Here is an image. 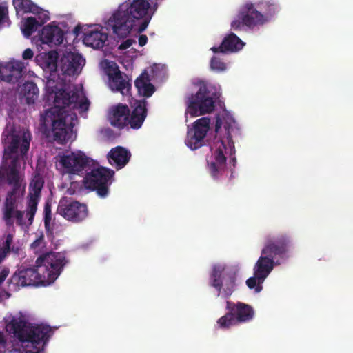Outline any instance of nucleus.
<instances>
[{
    "mask_svg": "<svg viewBox=\"0 0 353 353\" xmlns=\"http://www.w3.org/2000/svg\"><path fill=\"white\" fill-rule=\"evenodd\" d=\"M108 40V34L98 30H90L84 33L83 41L85 45L93 48L100 49Z\"/></svg>",
    "mask_w": 353,
    "mask_h": 353,
    "instance_id": "26",
    "label": "nucleus"
},
{
    "mask_svg": "<svg viewBox=\"0 0 353 353\" xmlns=\"http://www.w3.org/2000/svg\"><path fill=\"white\" fill-rule=\"evenodd\" d=\"M108 76L109 86L112 90L119 92L123 95L130 94L131 84L128 77L123 75L115 63L108 67Z\"/></svg>",
    "mask_w": 353,
    "mask_h": 353,
    "instance_id": "17",
    "label": "nucleus"
},
{
    "mask_svg": "<svg viewBox=\"0 0 353 353\" xmlns=\"http://www.w3.org/2000/svg\"><path fill=\"white\" fill-rule=\"evenodd\" d=\"M233 177H234V171H233V170H232L230 176V180H231L232 178H233Z\"/></svg>",
    "mask_w": 353,
    "mask_h": 353,
    "instance_id": "50",
    "label": "nucleus"
},
{
    "mask_svg": "<svg viewBox=\"0 0 353 353\" xmlns=\"http://www.w3.org/2000/svg\"><path fill=\"white\" fill-rule=\"evenodd\" d=\"M81 31V27L80 26H77L75 28H74V32L77 34H79V32Z\"/></svg>",
    "mask_w": 353,
    "mask_h": 353,
    "instance_id": "49",
    "label": "nucleus"
},
{
    "mask_svg": "<svg viewBox=\"0 0 353 353\" xmlns=\"http://www.w3.org/2000/svg\"><path fill=\"white\" fill-rule=\"evenodd\" d=\"M6 181L12 188H26V184H23L20 180L19 170H6Z\"/></svg>",
    "mask_w": 353,
    "mask_h": 353,
    "instance_id": "30",
    "label": "nucleus"
},
{
    "mask_svg": "<svg viewBox=\"0 0 353 353\" xmlns=\"http://www.w3.org/2000/svg\"><path fill=\"white\" fill-rule=\"evenodd\" d=\"M21 139L19 136H13L12 141L8 148L5 150V152L10 154H15L18 152L20 145Z\"/></svg>",
    "mask_w": 353,
    "mask_h": 353,
    "instance_id": "32",
    "label": "nucleus"
},
{
    "mask_svg": "<svg viewBox=\"0 0 353 353\" xmlns=\"http://www.w3.org/2000/svg\"><path fill=\"white\" fill-rule=\"evenodd\" d=\"M222 125L221 119L219 117L216 118L215 132H218Z\"/></svg>",
    "mask_w": 353,
    "mask_h": 353,
    "instance_id": "46",
    "label": "nucleus"
},
{
    "mask_svg": "<svg viewBox=\"0 0 353 353\" xmlns=\"http://www.w3.org/2000/svg\"><path fill=\"white\" fill-rule=\"evenodd\" d=\"M13 3L16 9H20L24 12H38L39 7L30 0H13Z\"/></svg>",
    "mask_w": 353,
    "mask_h": 353,
    "instance_id": "31",
    "label": "nucleus"
},
{
    "mask_svg": "<svg viewBox=\"0 0 353 353\" xmlns=\"http://www.w3.org/2000/svg\"><path fill=\"white\" fill-rule=\"evenodd\" d=\"M20 167L19 159L17 156L12 158L10 164L8 165L7 170L14 169V170H19Z\"/></svg>",
    "mask_w": 353,
    "mask_h": 353,
    "instance_id": "41",
    "label": "nucleus"
},
{
    "mask_svg": "<svg viewBox=\"0 0 353 353\" xmlns=\"http://www.w3.org/2000/svg\"><path fill=\"white\" fill-rule=\"evenodd\" d=\"M84 63L85 59L81 54L69 52L61 59L60 67L63 74L73 76L79 72Z\"/></svg>",
    "mask_w": 353,
    "mask_h": 353,
    "instance_id": "18",
    "label": "nucleus"
},
{
    "mask_svg": "<svg viewBox=\"0 0 353 353\" xmlns=\"http://www.w3.org/2000/svg\"><path fill=\"white\" fill-rule=\"evenodd\" d=\"M114 174L112 170L103 167L94 169L86 174L84 179L85 185L88 189L96 190L100 197L104 198L108 194V186Z\"/></svg>",
    "mask_w": 353,
    "mask_h": 353,
    "instance_id": "11",
    "label": "nucleus"
},
{
    "mask_svg": "<svg viewBox=\"0 0 353 353\" xmlns=\"http://www.w3.org/2000/svg\"><path fill=\"white\" fill-rule=\"evenodd\" d=\"M213 88L204 83L199 85V88L195 95L192 94L187 101L186 113L192 117L210 113L214 108L215 100L219 98Z\"/></svg>",
    "mask_w": 353,
    "mask_h": 353,
    "instance_id": "6",
    "label": "nucleus"
},
{
    "mask_svg": "<svg viewBox=\"0 0 353 353\" xmlns=\"http://www.w3.org/2000/svg\"><path fill=\"white\" fill-rule=\"evenodd\" d=\"M8 8L4 6H0V23H2L3 19L7 17Z\"/></svg>",
    "mask_w": 353,
    "mask_h": 353,
    "instance_id": "44",
    "label": "nucleus"
},
{
    "mask_svg": "<svg viewBox=\"0 0 353 353\" xmlns=\"http://www.w3.org/2000/svg\"><path fill=\"white\" fill-rule=\"evenodd\" d=\"M157 8H158L157 2L152 3V5L150 4V12L154 14L155 12V11L157 10Z\"/></svg>",
    "mask_w": 353,
    "mask_h": 353,
    "instance_id": "48",
    "label": "nucleus"
},
{
    "mask_svg": "<svg viewBox=\"0 0 353 353\" xmlns=\"http://www.w3.org/2000/svg\"><path fill=\"white\" fill-rule=\"evenodd\" d=\"M9 253L8 251L4 250L0 248V263L4 260L7 254Z\"/></svg>",
    "mask_w": 353,
    "mask_h": 353,
    "instance_id": "47",
    "label": "nucleus"
},
{
    "mask_svg": "<svg viewBox=\"0 0 353 353\" xmlns=\"http://www.w3.org/2000/svg\"><path fill=\"white\" fill-rule=\"evenodd\" d=\"M23 216L24 212L14 210L13 217H15L16 222L18 225L22 226L25 224L23 221Z\"/></svg>",
    "mask_w": 353,
    "mask_h": 353,
    "instance_id": "39",
    "label": "nucleus"
},
{
    "mask_svg": "<svg viewBox=\"0 0 353 353\" xmlns=\"http://www.w3.org/2000/svg\"><path fill=\"white\" fill-rule=\"evenodd\" d=\"M1 337V334L0 333V338Z\"/></svg>",
    "mask_w": 353,
    "mask_h": 353,
    "instance_id": "53",
    "label": "nucleus"
},
{
    "mask_svg": "<svg viewBox=\"0 0 353 353\" xmlns=\"http://www.w3.org/2000/svg\"><path fill=\"white\" fill-rule=\"evenodd\" d=\"M210 119L208 117H202L197 119L191 128L188 127L186 145L191 150H196L205 143V138L210 130Z\"/></svg>",
    "mask_w": 353,
    "mask_h": 353,
    "instance_id": "13",
    "label": "nucleus"
},
{
    "mask_svg": "<svg viewBox=\"0 0 353 353\" xmlns=\"http://www.w3.org/2000/svg\"><path fill=\"white\" fill-rule=\"evenodd\" d=\"M14 334L21 343H30L34 347L40 344H46L50 337L51 328L48 325H30L25 321H13Z\"/></svg>",
    "mask_w": 353,
    "mask_h": 353,
    "instance_id": "7",
    "label": "nucleus"
},
{
    "mask_svg": "<svg viewBox=\"0 0 353 353\" xmlns=\"http://www.w3.org/2000/svg\"><path fill=\"white\" fill-rule=\"evenodd\" d=\"M39 93V88L34 82L27 81L23 85L21 94L27 104H34L35 101L38 99Z\"/></svg>",
    "mask_w": 353,
    "mask_h": 353,
    "instance_id": "27",
    "label": "nucleus"
},
{
    "mask_svg": "<svg viewBox=\"0 0 353 353\" xmlns=\"http://www.w3.org/2000/svg\"><path fill=\"white\" fill-rule=\"evenodd\" d=\"M150 81V75L145 70L134 81V85L140 96L148 98L155 92L156 88Z\"/></svg>",
    "mask_w": 353,
    "mask_h": 353,
    "instance_id": "25",
    "label": "nucleus"
},
{
    "mask_svg": "<svg viewBox=\"0 0 353 353\" xmlns=\"http://www.w3.org/2000/svg\"><path fill=\"white\" fill-rule=\"evenodd\" d=\"M148 42V37L145 34H141L139 37V45L140 46H145Z\"/></svg>",
    "mask_w": 353,
    "mask_h": 353,
    "instance_id": "45",
    "label": "nucleus"
},
{
    "mask_svg": "<svg viewBox=\"0 0 353 353\" xmlns=\"http://www.w3.org/2000/svg\"><path fill=\"white\" fill-rule=\"evenodd\" d=\"M291 244V238L286 234H279L276 237L267 236L261 255L254 267V276L246 281L249 289H254L256 293L263 290L264 281L275 265L279 263L278 261H275L276 257L283 258Z\"/></svg>",
    "mask_w": 353,
    "mask_h": 353,
    "instance_id": "3",
    "label": "nucleus"
},
{
    "mask_svg": "<svg viewBox=\"0 0 353 353\" xmlns=\"http://www.w3.org/2000/svg\"><path fill=\"white\" fill-rule=\"evenodd\" d=\"M31 136L29 132L24 133L21 142L20 141V152L21 155H25L29 150Z\"/></svg>",
    "mask_w": 353,
    "mask_h": 353,
    "instance_id": "34",
    "label": "nucleus"
},
{
    "mask_svg": "<svg viewBox=\"0 0 353 353\" xmlns=\"http://www.w3.org/2000/svg\"><path fill=\"white\" fill-rule=\"evenodd\" d=\"M226 310L228 312L217 320V325L221 329H229L231 326L249 322L254 316L253 307L242 302L227 301Z\"/></svg>",
    "mask_w": 353,
    "mask_h": 353,
    "instance_id": "8",
    "label": "nucleus"
},
{
    "mask_svg": "<svg viewBox=\"0 0 353 353\" xmlns=\"http://www.w3.org/2000/svg\"><path fill=\"white\" fill-rule=\"evenodd\" d=\"M245 46V43L234 33H230L223 39L221 45L218 47H212L211 50L216 53H234L241 50Z\"/></svg>",
    "mask_w": 353,
    "mask_h": 353,
    "instance_id": "19",
    "label": "nucleus"
},
{
    "mask_svg": "<svg viewBox=\"0 0 353 353\" xmlns=\"http://www.w3.org/2000/svg\"><path fill=\"white\" fill-rule=\"evenodd\" d=\"M59 162L66 173L79 174L89 165L90 161L85 154L79 152L61 156Z\"/></svg>",
    "mask_w": 353,
    "mask_h": 353,
    "instance_id": "14",
    "label": "nucleus"
},
{
    "mask_svg": "<svg viewBox=\"0 0 353 353\" xmlns=\"http://www.w3.org/2000/svg\"><path fill=\"white\" fill-rule=\"evenodd\" d=\"M39 36L42 43L58 46L63 41L64 32L58 26L48 25L42 28Z\"/></svg>",
    "mask_w": 353,
    "mask_h": 353,
    "instance_id": "23",
    "label": "nucleus"
},
{
    "mask_svg": "<svg viewBox=\"0 0 353 353\" xmlns=\"http://www.w3.org/2000/svg\"><path fill=\"white\" fill-rule=\"evenodd\" d=\"M257 7L261 10L263 11L267 19V17H272L279 11V6L273 0L263 1L257 4Z\"/></svg>",
    "mask_w": 353,
    "mask_h": 353,
    "instance_id": "28",
    "label": "nucleus"
},
{
    "mask_svg": "<svg viewBox=\"0 0 353 353\" xmlns=\"http://www.w3.org/2000/svg\"><path fill=\"white\" fill-rule=\"evenodd\" d=\"M136 43V40L134 39H128L123 41L118 47L120 50H124L130 48L133 43Z\"/></svg>",
    "mask_w": 353,
    "mask_h": 353,
    "instance_id": "40",
    "label": "nucleus"
},
{
    "mask_svg": "<svg viewBox=\"0 0 353 353\" xmlns=\"http://www.w3.org/2000/svg\"><path fill=\"white\" fill-rule=\"evenodd\" d=\"M41 26V23H39L34 17H30L25 21L23 26L21 27V30L26 37H29Z\"/></svg>",
    "mask_w": 353,
    "mask_h": 353,
    "instance_id": "29",
    "label": "nucleus"
},
{
    "mask_svg": "<svg viewBox=\"0 0 353 353\" xmlns=\"http://www.w3.org/2000/svg\"><path fill=\"white\" fill-rule=\"evenodd\" d=\"M30 247L35 253L41 252L42 249L45 247V240L43 235H40L36 240H34L32 243Z\"/></svg>",
    "mask_w": 353,
    "mask_h": 353,
    "instance_id": "35",
    "label": "nucleus"
},
{
    "mask_svg": "<svg viewBox=\"0 0 353 353\" xmlns=\"http://www.w3.org/2000/svg\"><path fill=\"white\" fill-rule=\"evenodd\" d=\"M225 137L214 139L213 143L210 145L211 157L207 161L208 171L211 177L214 180H220L227 171L226 155L229 154L230 161L235 167L236 159L234 157L235 148L232 137L230 132L229 124L224 126Z\"/></svg>",
    "mask_w": 353,
    "mask_h": 353,
    "instance_id": "5",
    "label": "nucleus"
},
{
    "mask_svg": "<svg viewBox=\"0 0 353 353\" xmlns=\"http://www.w3.org/2000/svg\"><path fill=\"white\" fill-rule=\"evenodd\" d=\"M10 273L9 268L4 267L0 272V286L5 281Z\"/></svg>",
    "mask_w": 353,
    "mask_h": 353,
    "instance_id": "42",
    "label": "nucleus"
},
{
    "mask_svg": "<svg viewBox=\"0 0 353 353\" xmlns=\"http://www.w3.org/2000/svg\"><path fill=\"white\" fill-rule=\"evenodd\" d=\"M26 188H12L7 192L3 210V218L8 226L13 225L14 211L17 207V201L23 197Z\"/></svg>",
    "mask_w": 353,
    "mask_h": 353,
    "instance_id": "16",
    "label": "nucleus"
},
{
    "mask_svg": "<svg viewBox=\"0 0 353 353\" xmlns=\"http://www.w3.org/2000/svg\"><path fill=\"white\" fill-rule=\"evenodd\" d=\"M43 186V181L40 177H35L30 183V192L28 196L26 208V216L30 225L33 222L37 209V205L41 197V192Z\"/></svg>",
    "mask_w": 353,
    "mask_h": 353,
    "instance_id": "15",
    "label": "nucleus"
},
{
    "mask_svg": "<svg viewBox=\"0 0 353 353\" xmlns=\"http://www.w3.org/2000/svg\"><path fill=\"white\" fill-rule=\"evenodd\" d=\"M59 97L57 95V96H56V97H55L54 102H55V103H59V101H58V100H59Z\"/></svg>",
    "mask_w": 353,
    "mask_h": 353,
    "instance_id": "51",
    "label": "nucleus"
},
{
    "mask_svg": "<svg viewBox=\"0 0 353 353\" xmlns=\"http://www.w3.org/2000/svg\"><path fill=\"white\" fill-rule=\"evenodd\" d=\"M90 106V101L87 98L83 99L81 101H79V103L75 105V107H77L78 109H79V113H83L86 112Z\"/></svg>",
    "mask_w": 353,
    "mask_h": 353,
    "instance_id": "37",
    "label": "nucleus"
},
{
    "mask_svg": "<svg viewBox=\"0 0 353 353\" xmlns=\"http://www.w3.org/2000/svg\"><path fill=\"white\" fill-rule=\"evenodd\" d=\"M13 241V235L11 234H8L6 236L5 241L0 244V248L8 251L10 252V245Z\"/></svg>",
    "mask_w": 353,
    "mask_h": 353,
    "instance_id": "38",
    "label": "nucleus"
},
{
    "mask_svg": "<svg viewBox=\"0 0 353 353\" xmlns=\"http://www.w3.org/2000/svg\"><path fill=\"white\" fill-rule=\"evenodd\" d=\"M60 96L62 97L63 107L55 105L46 110L41 117V122L46 128L50 127L53 141L64 144L72 139L74 128L72 118L69 120V114L65 108L72 103L77 105L79 94L77 91L63 90L60 92Z\"/></svg>",
    "mask_w": 353,
    "mask_h": 353,
    "instance_id": "4",
    "label": "nucleus"
},
{
    "mask_svg": "<svg viewBox=\"0 0 353 353\" xmlns=\"http://www.w3.org/2000/svg\"><path fill=\"white\" fill-rule=\"evenodd\" d=\"M147 104L148 102L145 99L134 101L132 106L133 110L128 117V125L131 128L139 129L141 127L148 114Z\"/></svg>",
    "mask_w": 353,
    "mask_h": 353,
    "instance_id": "20",
    "label": "nucleus"
},
{
    "mask_svg": "<svg viewBox=\"0 0 353 353\" xmlns=\"http://www.w3.org/2000/svg\"><path fill=\"white\" fill-rule=\"evenodd\" d=\"M44 225L46 229H48L50 226V223L52 219V212H51V204L49 202H46L44 205Z\"/></svg>",
    "mask_w": 353,
    "mask_h": 353,
    "instance_id": "36",
    "label": "nucleus"
},
{
    "mask_svg": "<svg viewBox=\"0 0 353 353\" xmlns=\"http://www.w3.org/2000/svg\"><path fill=\"white\" fill-rule=\"evenodd\" d=\"M33 56L34 52L30 48L26 49L22 54V57L25 60L31 59Z\"/></svg>",
    "mask_w": 353,
    "mask_h": 353,
    "instance_id": "43",
    "label": "nucleus"
},
{
    "mask_svg": "<svg viewBox=\"0 0 353 353\" xmlns=\"http://www.w3.org/2000/svg\"><path fill=\"white\" fill-rule=\"evenodd\" d=\"M108 161L112 165H115L117 170L121 169L129 162L131 153L122 146H117L110 150L107 155Z\"/></svg>",
    "mask_w": 353,
    "mask_h": 353,
    "instance_id": "24",
    "label": "nucleus"
},
{
    "mask_svg": "<svg viewBox=\"0 0 353 353\" xmlns=\"http://www.w3.org/2000/svg\"><path fill=\"white\" fill-rule=\"evenodd\" d=\"M68 261L62 252H48L37 258L34 267L21 266L8 281V290L27 286H48L61 274Z\"/></svg>",
    "mask_w": 353,
    "mask_h": 353,
    "instance_id": "1",
    "label": "nucleus"
},
{
    "mask_svg": "<svg viewBox=\"0 0 353 353\" xmlns=\"http://www.w3.org/2000/svg\"><path fill=\"white\" fill-rule=\"evenodd\" d=\"M266 21L265 17L253 3H246L240 8L236 17L231 22V28L238 32L244 30L245 27L252 28L262 25Z\"/></svg>",
    "mask_w": 353,
    "mask_h": 353,
    "instance_id": "10",
    "label": "nucleus"
},
{
    "mask_svg": "<svg viewBox=\"0 0 353 353\" xmlns=\"http://www.w3.org/2000/svg\"><path fill=\"white\" fill-rule=\"evenodd\" d=\"M236 274L232 271H225V267L215 264L210 274L209 285L218 292L217 296L228 299L236 290Z\"/></svg>",
    "mask_w": 353,
    "mask_h": 353,
    "instance_id": "9",
    "label": "nucleus"
},
{
    "mask_svg": "<svg viewBox=\"0 0 353 353\" xmlns=\"http://www.w3.org/2000/svg\"><path fill=\"white\" fill-rule=\"evenodd\" d=\"M49 19H50V17H46V21H47V20H49Z\"/></svg>",
    "mask_w": 353,
    "mask_h": 353,
    "instance_id": "52",
    "label": "nucleus"
},
{
    "mask_svg": "<svg viewBox=\"0 0 353 353\" xmlns=\"http://www.w3.org/2000/svg\"><path fill=\"white\" fill-rule=\"evenodd\" d=\"M130 109L127 105L119 103L112 107L109 115V120L112 125L120 129L128 125Z\"/></svg>",
    "mask_w": 353,
    "mask_h": 353,
    "instance_id": "22",
    "label": "nucleus"
},
{
    "mask_svg": "<svg viewBox=\"0 0 353 353\" xmlns=\"http://www.w3.org/2000/svg\"><path fill=\"white\" fill-rule=\"evenodd\" d=\"M57 213L70 222L79 223L88 217V209L84 203L63 197L59 202Z\"/></svg>",
    "mask_w": 353,
    "mask_h": 353,
    "instance_id": "12",
    "label": "nucleus"
},
{
    "mask_svg": "<svg viewBox=\"0 0 353 353\" xmlns=\"http://www.w3.org/2000/svg\"><path fill=\"white\" fill-rule=\"evenodd\" d=\"M24 69L23 63L21 61H10L6 63L2 70H0V78L2 81L16 83L22 77Z\"/></svg>",
    "mask_w": 353,
    "mask_h": 353,
    "instance_id": "21",
    "label": "nucleus"
},
{
    "mask_svg": "<svg viewBox=\"0 0 353 353\" xmlns=\"http://www.w3.org/2000/svg\"><path fill=\"white\" fill-rule=\"evenodd\" d=\"M150 8L148 0H126L113 12L107 26L120 38L126 37L133 28L140 34L147 28L153 16Z\"/></svg>",
    "mask_w": 353,
    "mask_h": 353,
    "instance_id": "2",
    "label": "nucleus"
},
{
    "mask_svg": "<svg viewBox=\"0 0 353 353\" xmlns=\"http://www.w3.org/2000/svg\"><path fill=\"white\" fill-rule=\"evenodd\" d=\"M210 67L213 70L223 72L226 69V64L219 57L213 56L210 61Z\"/></svg>",
    "mask_w": 353,
    "mask_h": 353,
    "instance_id": "33",
    "label": "nucleus"
}]
</instances>
